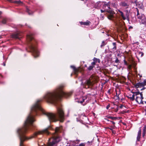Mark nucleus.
<instances>
[{"label": "nucleus", "instance_id": "nucleus-1", "mask_svg": "<svg viewBox=\"0 0 146 146\" xmlns=\"http://www.w3.org/2000/svg\"><path fill=\"white\" fill-rule=\"evenodd\" d=\"M64 85H61L53 91L46 92L43 96V99L48 103L54 104L57 101L58 98L69 97L72 94V92H65L64 91Z\"/></svg>", "mask_w": 146, "mask_h": 146}, {"label": "nucleus", "instance_id": "nucleus-2", "mask_svg": "<svg viewBox=\"0 0 146 146\" xmlns=\"http://www.w3.org/2000/svg\"><path fill=\"white\" fill-rule=\"evenodd\" d=\"M33 34L29 33L27 36V40L28 42V46L32 52L35 58L38 56L39 52L36 48V42L33 36Z\"/></svg>", "mask_w": 146, "mask_h": 146}, {"label": "nucleus", "instance_id": "nucleus-3", "mask_svg": "<svg viewBox=\"0 0 146 146\" xmlns=\"http://www.w3.org/2000/svg\"><path fill=\"white\" fill-rule=\"evenodd\" d=\"M95 80V79L94 78V76H92L88 79L84 83L86 87H87L88 88L89 86H93L94 84V82Z\"/></svg>", "mask_w": 146, "mask_h": 146}, {"label": "nucleus", "instance_id": "nucleus-4", "mask_svg": "<svg viewBox=\"0 0 146 146\" xmlns=\"http://www.w3.org/2000/svg\"><path fill=\"white\" fill-rule=\"evenodd\" d=\"M143 99V94L142 93L137 92L135 100L139 104H143L142 99Z\"/></svg>", "mask_w": 146, "mask_h": 146}, {"label": "nucleus", "instance_id": "nucleus-5", "mask_svg": "<svg viewBox=\"0 0 146 146\" xmlns=\"http://www.w3.org/2000/svg\"><path fill=\"white\" fill-rule=\"evenodd\" d=\"M88 95L86 96H85L81 98L78 101L76 100V98L75 100L76 101L78 102H80L81 103H82L83 102H85V103H87L88 100H89V98L88 99Z\"/></svg>", "mask_w": 146, "mask_h": 146}, {"label": "nucleus", "instance_id": "nucleus-6", "mask_svg": "<svg viewBox=\"0 0 146 146\" xmlns=\"http://www.w3.org/2000/svg\"><path fill=\"white\" fill-rule=\"evenodd\" d=\"M119 5L120 6L124 7L125 8H128L129 7V5L128 3L125 1L121 2L119 3Z\"/></svg>", "mask_w": 146, "mask_h": 146}, {"label": "nucleus", "instance_id": "nucleus-7", "mask_svg": "<svg viewBox=\"0 0 146 146\" xmlns=\"http://www.w3.org/2000/svg\"><path fill=\"white\" fill-rule=\"evenodd\" d=\"M141 129L140 128L139 129L138 131L137 134V141H139L140 140V139L141 138Z\"/></svg>", "mask_w": 146, "mask_h": 146}, {"label": "nucleus", "instance_id": "nucleus-8", "mask_svg": "<svg viewBox=\"0 0 146 146\" xmlns=\"http://www.w3.org/2000/svg\"><path fill=\"white\" fill-rule=\"evenodd\" d=\"M103 3L102 2H98L94 6L96 8L99 9L100 8L102 4Z\"/></svg>", "mask_w": 146, "mask_h": 146}, {"label": "nucleus", "instance_id": "nucleus-9", "mask_svg": "<svg viewBox=\"0 0 146 146\" xmlns=\"http://www.w3.org/2000/svg\"><path fill=\"white\" fill-rule=\"evenodd\" d=\"M136 92H134L133 93V94L131 96L130 95L127 97L131 100H133L135 99V96H136Z\"/></svg>", "mask_w": 146, "mask_h": 146}, {"label": "nucleus", "instance_id": "nucleus-10", "mask_svg": "<svg viewBox=\"0 0 146 146\" xmlns=\"http://www.w3.org/2000/svg\"><path fill=\"white\" fill-rule=\"evenodd\" d=\"M144 15H140L139 13V11L137 9V17L138 19H141L143 18Z\"/></svg>", "mask_w": 146, "mask_h": 146}, {"label": "nucleus", "instance_id": "nucleus-11", "mask_svg": "<svg viewBox=\"0 0 146 146\" xmlns=\"http://www.w3.org/2000/svg\"><path fill=\"white\" fill-rule=\"evenodd\" d=\"M71 67L73 69L75 74H77V73L79 71L78 69L76 68L74 66H71Z\"/></svg>", "mask_w": 146, "mask_h": 146}, {"label": "nucleus", "instance_id": "nucleus-12", "mask_svg": "<svg viewBox=\"0 0 146 146\" xmlns=\"http://www.w3.org/2000/svg\"><path fill=\"white\" fill-rule=\"evenodd\" d=\"M118 12H119L120 14V15L122 17V18L123 19V20H125L126 19V17L123 14V12L120 11V10H118Z\"/></svg>", "mask_w": 146, "mask_h": 146}, {"label": "nucleus", "instance_id": "nucleus-13", "mask_svg": "<svg viewBox=\"0 0 146 146\" xmlns=\"http://www.w3.org/2000/svg\"><path fill=\"white\" fill-rule=\"evenodd\" d=\"M135 86L136 88H139L141 86H143L142 83H138L135 85Z\"/></svg>", "mask_w": 146, "mask_h": 146}, {"label": "nucleus", "instance_id": "nucleus-14", "mask_svg": "<svg viewBox=\"0 0 146 146\" xmlns=\"http://www.w3.org/2000/svg\"><path fill=\"white\" fill-rule=\"evenodd\" d=\"M12 37L16 38L19 39V34H15L12 35Z\"/></svg>", "mask_w": 146, "mask_h": 146}, {"label": "nucleus", "instance_id": "nucleus-15", "mask_svg": "<svg viewBox=\"0 0 146 146\" xmlns=\"http://www.w3.org/2000/svg\"><path fill=\"white\" fill-rule=\"evenodd\" d=\"M80 23L81 25H89V23H90V22L89 21H88L85 22H80Z\"/></svg>", "mask_w": 146, "mask_h": 146}, {"label": "nucleus", "instance_id": "nucleus-16", "mask_svg": "<svg viewBox=\"0 0 146 146\" xmlns=\"http://www.w3.org/2000/svg\"><path fill=\"white\" fill-rule=\"evenodd\" d=\"M146 125H145L143 129V136L144 137L146 133Z\"/></svg>", "mask_w": 146, "mask_h": 146}, {"label": "nucleus", "instance_id": "nucleus-17", "mask_svg": "<svg viewBox=\"0 0 146 146\" xmlns=\"http://www.w3.org/2000/svg\"><path fill=\"white\" fill-rule=\"evenodd\" d=\"M112 44L113 47L112 48V50L114 51L116 49V44L115 42H113Z\"/></svg>", "mask_w": 146, "mask_h": 146}, {"label": "nucleus", "instance_id": "nucleus-18", "mask_svg": "<svg viewBox=\"0 0 146 146\" xmlns=\"http://www.w3.org/2000/svg\"><path fill=\"white\" fill-rule=\"evenodd\" d=\"M141 23L146 26V18H144L142 19Z\"/></svg>", "mask_w": 146, "mask_h": 146}, {"label": "nucleus", "instance_id": "nucleus-19", "mask_svg": "<svg viewBox=\"0 0 146 146\" xmlns=\"http://www.w3.org/2000/svg\"><path fill=\"white\" fill-rule=\"evenodd\" d=\"M113 17H114L113 15H110L108 16V18L109 19L113 21Z\"/></svg>", "mask_w": 146, "mask_h": 146}, {"label": "nucleus", "instance_id": "nucleus-20", "mask_svg": "<svg viewBox=\"0 0 146 146\" xmlns=\"http://www.w3.org/2000/svg\"><path fill=\"white\" fill-rule=\"evenodd\" d=\"M27 11L28 13V14L30 15H31L33 12L31 11L28 8H27Z\"/></svg>", "mask_w": 146, "mask_h": 146}, {"label": "nucleus", "instance_id": "nucleus-21", "mask_svg": "<svg viewBox=\"0 0 146 146\" xmlns=\"http://www.w3.org/2000/svg\"><path fill=\"white\" fill-rule=\"evenodd\" d=\"M107 117L110 119H111L112 120H114V119H117V118L116 117H112L110 116H108Z\"/></svg>", "mask_w": 146, "mask_h": 146}, {"label": "nucleus", "instance_id": "nucleus-22", "mask_svg": "<svg viewBox=\"0 0 146 146\" xmlns=\"http://www.w3.org/2000/svg\"><path fill=\"white\" fill-rule=\"evenodd\" d=\"M93 60L94 61H95L96 62L98 61V62H100V60L96 58H94L93 59Z\"/></svg>", "mask_w": 146, "mask_h": 146}, {"label": "nucleus", "instance_id": "nucleus-23", "mask_svg": "<svg viewBox=\"0 0 146 146\" xmlns=\"http://www.w3.org/2000/svg\"><path fill=\"white\" fill-rule=\"evenodd\" d=\"M106 44V43H105L104 41H102V44H101L100 46L101 47L104 46Z\"/></svg>", "mask_w": 146, "mask_h": 146}, {"label": "nucleus", "instance_id": "nucleus-24", "mask_svg": "<svg viewBox=\"0 0 146 146\" xmlns=\"http://www.w3.org/2000/svg\"><path fill=\"white\" fill-rule=\"evenodd\" d=\"M106 7H107L108 9H106V10H107L108 9H109L110 8L109 7V6L108 5H103V8L104 9H105V8H106Z\"/></svg>", "mask_w": 146, "mask_h": 146}, {"label": "nucleus", "instance_id": "nucleus-25", "mask_svg": "<svg viewBox=\"0 0 146 146\" xmlns=\"http://www.w3.org/2000/svg\"><path fill=\"white\" fill-rule=\"evenodd\" d=\"M14 2L15 3L19 5H21L22 4V2L20 1H15Z\"/></svg>", "mask_w": 146, "mask_h": 146}, {"label": "nucleus", "instance_id": "nucleus-26", "mask_svg": "<svg viewBox=\"0 0 146 146\" xmlns=\"http://www.w3.org/2000/svg\"><path fill=\"white\" fill-rule=\"evenodd\" d=\"M142 83L143 86L146 85V79L144 80L143 82Z\"/></svg>", "mask_w": 146, "mask_h": 146}, {"label": "nucleus", "instance_id": "nucleus-27", "mask_svg": "<svg viewBox=\"0 0 146 146\" xmlns=\"http://www.w3.org/2000/svg\"><path fill=\"white\" fill-rule=\"evenodd\" d=\"M94 67V66H90L88 68V70H91L92 69H93V68Z\"/></svg>", "mask_w": 146, "mask_h": 146}, {"label": "nucleus", "instance_id": "nucleus-28", "mask_svg": "<svg viewBox=\"0 0 146 146\" xmlns=\"http://www.w3.org/2000/svg\"><path fill=\"white\" fill-rule=\"evenodd\" d=\"M139 55H140L141 57H142L143 55V53L142 52H139Z\"/></svg>", "mask_w": 146, "mask_h": 146}, {"label": "nucleus", "instance_id": "nucleus-29", "mask_svg": "<svg viewBox=\"0 0 146 146\" xmlns=\"http://www.w3.org/2000/svg\"><path fill=\"white\" fill-rule=\"evenodd\" d=\"M6 19H3L2 21V23L3 24H5L6 22Z\"/></svg>", "mask_w": 146, "mask_h": 146}, {"label": "nucleus", "instance_id": "nucleus-30", "mask_svg": "<svg viewBox=\"0 0 146 146\" xmlns=\"http://www.w3.org/2000/svg\"><path fill=\"white\" fill-rule=\"evenodd\" d=\"M127 66H128V68L129 69H130L131 67V65H128H128H127Z\"/></svg>", "mask_w": 146, "mask_h": 146}, {"label": "nucleus", "instance_id": "nucleus-31", "mask_svg": "<svg viewBox=\"0 0 146 146\" xmlns=\"http://www.w3.org/2000/svg\"><path fill=\"white\" fill-rule=\"evenodd\" d=\"M119 60L117 58L115 60V62L116 63H118L119 62Z\"/></svg>", "mask_w": 146, "mask_h": 146}, {"label": "nucleus", "instance_id": "nucleus-32", "mask_svg": "<svg viewBox=\"0 0 146 146\" xmlns=\"http://www.w3.org/2000/svg\"><path fill=\"white\" fill-rule=\"evenodd\" d=\"M85 144L84 143H82L80 144L79 145V146H85Z\"/></svg>", "mask_w": 146, "mask_h": 146}, {"label": "nucleus", "instance_id": "nucleus-33", "mask_svg": "<svg viewBox=\"0 0 146 146\" xmlns=\"http://www.w3.org/2000/svg\"><path fill=\"white\" fill-rule=\"evenodd\" d=\"M124 64L125 65H128V64H127V62L125 60H124Z\"/></svg>", "mask_w": 146, "mask_h": 146}, {"label": "nucleus", "instance_id": "nucleus-34", "mask_svg": "<svg viewBox=\"0 0 146 146\" xmlns=\"http://www.w3.org/2000/svg\"><path fill=\"white\" fill-rule=\"evenodd\" d=\"M96 63V62L95 61H94V62H93L92 63V65H94Z\"/></svg>", "mask_w": 146, "mask_h": 146}, {"label": "nucleus", "instance_id": "nucleus-35", "mask_svg": "<svg viewBox=\"0 0 146 146\" xmlns=\"http://www.w3.org/2000/svg\"><path fill=\"white\" fill-rule=\"evenodd\" d=\"M119 95V94H117V91H116V96H117V97L118 98H119V97H118Z\"/></svg>", "mask_w": 146, "mask_h": 146}, {"label": "nucleus", "instance_id": "nucleus-36", "mask_svg": "<svg viewBox=\"0 0 146 146\" xmlns=\"http://www.w3.org/2000/svg\"><path fill=\"white\" fill-rule=\"evenodd\" d=\"M101 13H102L104 12L105 10H101Z\"/></svg>", "mask_w": 146, "mask_h": 146}, {"label": "nucleus", "instance_id": "nucleus-37", "mask_svg": "<svg viewBox=\"0 0 146 146\" xmlns=\"http://www.w3.org/2000/svg\"><path fill=\"white\" fill-rule=\"evenodd\" d=\"M144 111H145V115H146V109H145L144 110Z\"/></svg>", "mask_w": 146, "mask_h": 146}, {"label": "nucleus", "instance_id": "nucleus-38", "mask_svg": "<svg viewBox=\"0 0 146 146\" xmlns=\"http://www.w3.org/2000/svg\"><path fill=\"white\" fill-rule=\"evenodd\" d=\"M111 122L114 125L115 124V123L113 121H111Z\"/></svg>", "mask_w": 146, "mask_h": 146}, {"label": "nucleus", "instance_id": "nucleus-39", "mask_svg": "<svg viewBox=\"0 0 146 146\" xmlns=\"http://www.w3.org/2000/svg\"><path fill=\"white\" fill-rule=\"evenodd\" d=\"M110 107L108 105L107 106V107H106V108L107 109H108V108H109V107Z\"/></svg>", "mask_w": 146, "mask_h": 146}, {"label": "nucleus", "instance_id": "nucleus-40", "mask_svg": "<svg viewBox=\"0 0 146 146\" xmlns=\"http://www.w3.org/2000/svg\"><path fill=\"white\" fill-rule=\"evenodd\" d=\"M9 1L11 2V0H8Z\"/></svg>", "mask_w": 146, "mask_h": 146}, {"label": "nucleus", "instance_id": "nucleus-41", "mask_svg": "<svg viewBox=\"0 0 146 146\" xmlns=\"http://www.w3.org/2000/svg\"><path fill=\"white\" fill-rule=\"evenodd\" d=\"M132 28V27H129V28Z\"/></svg>", "mask_w": 146, "mask_h": 146}, {"label": "nucleus", "instance_id": "nucleus-42", "mask_svg": "<svg viewBox=\"0 0 146 146\" xmlns=\"http://www.w3.org/2000/svg\"><path fill=\"white\" fill-rule=\"evenodd\" d=\"M2 13L0 11V14H1Z\"/></svg>", "mask_w": 146, "mask_h": 146}, {"label": "nucleus", "instance_id": "nucleus-43", "mask_svg": "<svg viewBox=\"0 0 146 146\" xmlns=\"http://www.w3.org/2000/svg\"><path fill=\"white\" fill-rule=\"evenodd\" d=\"M145 103L146 104V101L145 102Z\"/></svg>", "mask_w": 146, "mask_h": 146}, {"label": "nucleus", "instance_id": "nucleus-44", "mask_svg": "<svg viewBox=\"0 0 146 146\" xmlns=\"http://www.w3.org/2000/svg\"><path fill=\"white\" fill-rule=\"evenodd\" d=\"M4 66H5V64H4Z\"/></svg>", "mask_w": 146, "mask_h": 146}]
</instances>
